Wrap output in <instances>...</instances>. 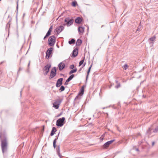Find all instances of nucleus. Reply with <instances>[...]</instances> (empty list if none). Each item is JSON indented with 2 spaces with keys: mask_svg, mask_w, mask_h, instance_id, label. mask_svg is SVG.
I'll return each mask as SVG.
<instances>
[{
  "mask_svg": "<svg viewBox=\"0 0 158 158\" xmlns=\"http://www.w3.org/2000/svg\"><path fill=\"white\" fill-rule=\"evenodd\" d=\"M0 138H1V147L2 152L3 153H4L5 152H6L8 150V140L6 137L5 136L1 138V136L0 135Z\"/></svg>",
  "mask_w": 158,
  "mask_h": 158,
  "instance_id": "f257e3e1",
  "label": "nucleus"
},
{
  "mask_svg": "<svg viewBox=\"0 0 158 158\" xmlns=\"http://www.w3.org/2000/svg\"><path fill=\"white\" fill-rule=\"evenodd\" d=\"M64 22L65 23H64V26H67V27H69L72 25L74 22V20L73 17H67L65 19Z\"/></svg>",
  "mask_w": 158,
  "mask_h": 158,
  "instance_id": "f03ea898",
  "label": "nucleus"
},
{
  "mask_svg": "<svg viewBox=\"0 0 158 158\" xmlns=\"http://www.w3.org/2000/svg\"><path fill=\"white\" fill-rule=\"evenodd\" d=\"M56 42V37L54 35H52L48 39V44L50 46H53Z\"/></svg>",
  "mask_w": 158,
  "mask_h": 158,
  "instance_id": "7ed1b4c3",
  "label": "nucleus"
},
{
  "mask_svg": "<svg viewBox=\"0 0 158 158\" xmlns=\"http://www.w3.org/2000/svg\"><path fill=\"white\" fill-rule=\"evenodd\" d=\"M63 100V98H60L56 99L53 104V107L56 109H58L59 107V105L62 102Z\"/></svg>",
  "mask_w": 158,
  "mask_h": 158,
  "instance_id": "20e7f679",
  "label": "nucleus"
},
{
  "mask_svg": "<svg viewBox=\"0 0 158 158\" xmlns=\"http://www.w3.org/2000/svg\"><path fill=\"white\" fill-rule=\"evenodd\" d=\"M65 120L64 117H62L58 119L56 122V125L58 127H62L64 124V122Z\"/></svg>",
  "mask_w": 158,
  "mask_h": 158,
  "instance_id": "39448f33",
  "label": "nucleus"
},
{
  "mask_svg": "<svg viewBox=\"0 0 158 158\" xmlns=\"http://www.w3.org/2000/svg\"><path fill=\"white\" fill-rule=\"evenodd\" d=\"M51 65L50 64H47L44 67L43 69V70L45 71V73H44V75H46L49 72V69L51 68Z\"/></svg>",
  "mask_w": 158,
  "mask_h": 158,
  "instance_id": "423d86ee",
  "label": "nucleus"
},
{
  "mask_svg": "<svg viewBox=\"0 0 158 158\" xmlns=\"http://www.w3.org/2000/svg\"><path fill=\"white\" fill-rule=\"evenodd\" d=\"M56 67H54L51 70L49 78L51 79L54 77L56 75Z\"/></svg>",
  "mask_w": 158,
  "mask_h": 158,
  "instance_id": "0eeeda50",
  "label": "nucleus"
},
{
  "mask_svg": "<svg viewBox=\"0 0 158 158\" xmlns=\"http://www.w3.org/2000/svg\"><path fill=\"white\" fill-rule=\"evenodd\" d=\"M53 50V48L52 47L48 49L46 52V57L47 59H48L50 57V55L52 53V52Z\"/></svg>",
  "mask_w": 158,
  "mask_h": 158,
  "instance_id": "6e6552de",
  "label": "nucleus"
},
{
  "mask_svg": "<svg viewBox=\"0 0 158 158\" xmlns=\"http://www.w3.org/2000/svg\"><path fill=\"white\" fill-rule=\"evenodd\" d=\"M63 78H62L58 79L56 84V86L57 87H60L63 83Z\"/></svg>",
  "mask_w": 158,
  "mask_h": 158,
  "instance_id": "1a4fd4ad",
  "label": "nucleus"
},
{
  "mask_svg": "<svg viewBox=\"0 0 158 158\" xmlns=\"http://www.w3.org/2000/svg\"><path fill=\"white\" fill-rule=\"evenodd\" d=\"M156 38V37L154 35L153 37L150 38L149 39V42L150 44L151 45H153L154 42Z\"/></svg>",
  "mask_w": 158,
  "mask_h": 158,
  "instance_id": "9d476101",
  "label": "nucleus"
},
{
  "mask_svg": "<svg viewBox=\"0 0 158 158\" xmlns=\"http://www.w3.org/2000/svg\"><path fill=\"white\" fill-rule=\"evenodd\" d=\"M59 69L60 71L62 70L65 67V64L62 62H60L58 65Z\"/></svg>",
  "mask_w": 158,
  "mask_h": 158,
  "instance_id": "9b49d317",
  "label": "nucleus"
},
{
  "mask_svg": "<svg viewBox=\"0 0 158 158\" xmlns=\"http://www.w3.org/2000/svg\"><path fill=\"white\" fill-rule=\"evenodd\" d=\"M115 140V139L111 140L110 141H107L106 143L103 145V147L104 148H106L108 147L113 142H114Z\"/></svg>",
  "mask_w": 158,
  "mask_h": 158,
  "instance_id": "f8f14e48",
  "label": "nucleus"
},
{
  "mask_svg": "<svg viewBox=\"0 0 158 158\" xmlns=\"http://www.w3.org/2000/svg\"><path fill=\"white\" fill-rule=\"evenodd\" d=\"M64 29V27L63 26H60L57 27L56 29V31L58 34L61 32Z\"/></svg>",
  "mask_w": 158,
  "mask_h": 158,
  "instance_id": "ddd939ff",
  "label": "nucleus"
},
{
  "mask_svg": "<svg viewBox=\"0 0 158 158\" xmlns=\"http://www.w3.org/2000/svg\"><path fill=\"white\" fill-rule=\"evenodd\" d=\"M78 50L77 48L74 49L73 52V54L72 55V57H76L78 54Z\"/></svg>",
  "mask_w": 158,
  "mask_h": 158,
  "instance_id": "4468645a",
  "label": "nucleus"
},
{
  "mask_svg": "<svg viewBox=\"0 0 158 158\" xmlns=\"http://www.w3.org/2000/svg\"><path fill=\"white\" fill-rule=\"evenodd\" d=\"M78 30L80 34H81V33H83L84 31V28L82 27H79Z\"/></svg>",
  "mask_w": 158,
  "mask_h": 158,
  "instance_id": "2eb2a0df",
  "label": "nucleus"
},
{
  "mask_svg": "<svg viewBox=\"0 0 158 158\" xmlns=\"http://www.w3.org/2000/svg\"><path fill=\"white\" fill-rule=\"evenodd\" d=\"M82 20V19L80 17H78L75 19V21L76 23L80 24Z\"/></svg>",
  "mask_w": 158,
  "mask_h": 158,
  "instance_id": "dca6fc26",
  "label": "nucleus"
},
{
  "mask_svg": "<svg viewBox=\"0 0 158 158\" xmlns=\"http://www.w3.org/2000/svg\"><path fill=\"white\" fill-rule=\"evenodd\" d=\"M56 151L57 152V154L58 155L59 157L60 158H61V156L60 153V145H58L57 146L56 148Z\"/></svg>",
  "mask_w": 158,
  "mask_h": 158,
  "instance_id": "f3484780",
  "label": "nucleus"
},
{
  "mask_svg": "<svg viewBox=\"0 0 158 158\" xmlns=\"http://www.w3.org/2000/svg\"><path fill=\"white\" fill-rule=\"evenodd\" d=\"M152 131V129L149 128L147 131V134L148 135V136H149L152 135V133H153Z\"/></svg>",
  "mask_w": 158,
  "mask_h": 158,
  "instance_id": "a211bd4d",
  "label": "nucleus"
},
{
  "mask_svg": "<svg viewBox=\"0 0 158 158\" xmlns=\"http://www.w3.org/2000/svg\"><path fill=\"white\" fill-rule=\"evenodd\" d=\"M57 131L56 128L55 127H52V130L51 131L50 135L51 136H53L55 134V132Z\"/></svg>",
  "mask_w": 158,
  "mask_h": 158,
  "instance_id": "6ab92c4d",
  "label": "nucleus"
},
{
  "mask_svg": "<svg viewBox=\"0 0 158 158\" xmlns=\"http://www.w3.org/2000/svg\"><path fill=\"white\" fill-rule=\"evenodd\" d=\"M59 134V133L58 135L57 136H56V138L53 141V146L54 148H55L56 147V140L58 138Z\"/></svg>",
  "mask_w": 158,
  "mask_h": 158,
  "instance_id": "aec40b11",
  "label": "nucleus"
},
{
  "mask_svg": "<svg viewBox=\"0 0 158 158\" xmlns=\"http://www.w3.org/2000/svg\"><path fill=\"white\" fill-rule=\"evenodd\" d=\"M82 40L80 39H78L77 40L76 43V45L77 46H80L81 43H82Z\"/></svg>",
  "mask_w": 158,
  "mask_h": 158,
  "instance_id": "412c9836",
  "label": "nucleus"
},
{
  "mask_svg": "<svg viewBox=\"0 0 158 158\" xmlns=\"http://www.w3.org/2000/svg\"><path fill=\"white\" fill-rule=\"evenodd\" d=\"M72 70H71L69 72V74L71 75L72 73H74L76 72L77 71V68H75L74 69H72Z\"/></svg>",
  "mask_w": 158,
  "mask_h": 158,
  "instance_id": "4be33fe9",
  "label": "nucleus"
},
{
  "mask_svg": "<svg viewBox=\"0 0 158 158\" xmlns=\"http://www.w3.org/2000/svg\"><path fill=\"white\" fill-rule=\"evenodd\" d=\"M92 66V64L89 66L87 72V74L86 77V79L87 80L88 78L89 74L90 71L91 69Z\"/></svg>",
  "mask_w": 158,
  "mask_h": 158,
  "instance_id": "5701e85b",
  "label": "nucleus"
},
{
  "mask_svg": "<svg viewBox=\"0 0 158 158\" xmlns=\"http://www.w3.org/2000/svg\"><path fill=\"white\" fill-rule=\"evenodd\" d=\"M75 42V40L73 39H72L70 40L69 41V43L70 44H74Z\"/></svg>",
  "mask_w": 158,
  "mask_h": 158,
  "instance_id": "b1692460",
  "label": "nucleus"
},
{
  "mask_svg": "<svg viewBox=\"0 0 158 158\" xmlns=\"http://www.w3.org/2000/svg\"><path fill=\"white\" fill-rule=\"evenodd\" d=\"M74 74H72L67 79L68 81H70L74 77Z\"/></svg>",
  "mask_w": 158,
  "mask_h": 158,
  "instance_id": "393cba45",
  "label": "nucleus"
},
{
  "mask_svg": "<svg viewBox=\"0 0 158 158\" xmlns=\"http://www.w3.org/2000/svg\"><path fill=\"white\" fill-rule=\"evenodd\" d=\"M85 60V57L83 58V59L81 60L79 63V66H80L83 63Z\"/></svg>",
  "mask_w": 158,
  "mask_h": 158,
  "instance_id": "a878e982",
  "label": "nucleus"
},
{
  "mask_svg": "<svg viewBox=\"0 0 158 158\" xmlns=\"http://www.w3.org/2000/svg\"><path fill=\"white\" fill-rule=\"evenodd\" d=\"M84 86H83L81 89L80 92V94L82 95L84 93Z\"/></svg>",
  "mask_w": 158,
  "mask_h": 158,
  "instance_id": "bb28decb",
  "label": "nucleus"
},
{
  "mask_svg": "<svg viewBox=\"0 0 158 158\" xmlns=\"http://www.w3.org/2000/svg\"><path fill=\"white\" fill-rule=\"evenodd\" d=\"M65 89V87H64L62 85L61 86L60 88L59 89V90H60V91L62 92Z\"/></svg>",
  "mask_w": 158,
  "mask_h": 158,
  "instance_id": "cd10ccee",
  "label": "nucleus"
},
{
  "mask_svg": "<svg viewBox=\"0 0 158 158\" xmlns=\"http://www.w3.org/2000/svg\"><path fill=\"white\" fill-rule=\"evenodd\" d=\"M77 4V2L76 1H74L72 2V5L73 6L75 7L76 6Z\"/></svg>",
  "mask_w": 158,
  "mask_h": 158,
  "instance_id": "c85d7f7f",
  "label": "nucleus"
},
{
  "mask_svg": "<svg viewBox=\"0 0 158 158\" xmlns=\"http://www.w3.org/2000/svg\"><path fill=\"white\" fill-rule=\"evenodd\" d=\"M158 130V127H157L155 129H152V132L155 133H156L157 132Z\"/></svg>",
  "mask_w": 158,
  "mask_h": 158,
  "instance_id": "c756f323",
  "label": "nucleus"
},
{
  "mask_svg": "<svg viewBox=\"0 0 158 158\" xmlns=\"http://www.w3.org/2000/svg\"><path fill=\"white\" fill-rule=\"evenodd\" d=\"M51 32L48 31L46 35V37L49 36L51 35Z\"/></svg>",
  "mask_w": 158,
  "mask_h": 158,
  "instance_id": "7c9ffc66",
  "label": "nucleus"
},
{
  "mask_svg": "<svg viewBox=\"0 0 158 158\" xmlns=\"http://www.w3.org/2000/svg\"><path fill=\"white\" fill-rule=\"evenodd\" d=\"M128 67V66L127 65V64H125L124 65V66L123 67V69H124L125 70H126Z\"/></svg>",
  "mask_w": 158,
  "mask_h": 158,
  "instance_id": "2f4dec72",
  "label": "nucleus"
},
{
  "mask_svg": "<svg viewBox=\"0 0 158 158\" xmlns=\"http://www.w3.org/2000/svg\"><path fill=\"white\" fill-rule=\"evenodd\" d=\"M80 94V93L79 92L78 95L74 99L75 100H76L77 99H79V95Z\"/></svg>",
  "mask_w": 158,
  "mask_h": 158,
  "instance_id": "473e14b6",
  "label": "nucleus"
},
{
  "mask_svg": "<svg viewBox=\"0 0 158 158\" xmlns=\"http://www.w3.org/2000/svg\"><path fill=\"white\" fill-rule=\"evenodd\" d=\"M74 67V64H72L69 67V68L70 69H73Z\"/></svg>",
  "mask_w": 158,
  "mask_h": 158,
  "instance_id": "72a5a7b5",
  "label": "nucleus"
},
{
  "mask_svg": "<svg viewBox=\"0 0 158 158\" xmlns=\"http://www.w3.org/2000/svg\"><path fill=\"white\" fill-rule=\"evenodd\" d=\"M120 87V83H118L117 84V85L115 86V88H118Z\"/></svg>",
  "mask_w": 158,
  "mask_h": 158,
  "instance_id": "f704fd0d",
  "label": "nucleus"
},
{
  "mask_svg": "<svg viewBox=\"0 0 158 158\" xmlns=\"http://www.w3.org/2000/svg\"><path fill=\"white\" fill-rule=\"evenodd\" d=\"M85 65V63L83 65V66L81 68L79 69V70H78V72H80L81 71L82 69Z\"/></svg>",
  "mask_w": 158,
  "mask_h": 158,
  "instance_id": "c9c22d12",
  "label": "nucleus"
},
{
  "mask_svg": "<svg viewBox=\"0 0 158 158\" xmlns=\"http://www.w3.org/2000/svg\"><path fill=\"white\" fill-rule=\"evenodd\" d=\"M52 26L50 27L48 31H50L51 32H52Z\"/></svg>",
  "mask_w": 158,
  "mask_h": 158,
  "instance_id": "e433bc0d",
  "label": "nucleus"
},
{
  "mask_svg": "<svg viewBox=\"0 0 158 158\" xmlns=\"http://www.w3.org/2000/svg\"><path fill=\"white\" fill-rule=\"evenodd\" d=\"M69 81H68V80L67 79L66 80V81L65 82L64 85H67L68 84V82H69Z\"/></svg>",
  "mask_w": 158,
  "mask_h": 158,
  "instance_id": "4c0bfd02",
  "label": "nucleus"
},
{
  "mask_svg": "<svg viewBox=\"0 0 158 158\" xmlns=\"http://www.w3.org/2000/svg\"><path fill=\"white\" fill-rule=\"evenodd\" d=\"M30 62H31V61L30 60H29V63H28V67H29V66H30Z\"/></svg>",
  "mask_w": 158,
  "mask_h": 158,
  "instance_id": "58836bf2",
  "label": "nucleus"
},
{
  "mask_svg": "<svg viewBox=\"0 0 158 158\" xmlns=\"http://www.w3.org/2000/svg\"><path fill=\"white\" fill-rule=\"evenodd\" d=\"M154 144H155V142H152V146H153L154 145Z\"/></svg>",
  "mask_w": 158,
  "mask_h": 158,
  "instance_id": "ea45409f",
  "label": "nucleus"
},
{
  "mask_svg": "<svg viewBox=\"0 0 158 158\" xmlns=\"http://www.w3.org/2000/svg\"><path fill=\"white\" fill-rule=\"evenodd\" d=\"M135 149L137 151H139V149L138 148H136Z\"/></svg>",
  "mask_w": 158,
  "mask_h": 158,
  "instance_id": "a19ab883",
  "label": "nucleus"
},
{
  "mask_svg": "<svg viewBox=\"0 0 158 158\" xmlns=\"http://www.w3.org/2000/svg\"><path fill=\"white\" fill-rule=\"evenodd\" d=\"M47 37H46V35H45V36L44 37V40H45L46 38Z\"/></svg>",
  "mask_w": 158,
  "mask_h": 158,
  "instance_id": "79ce46f5",
  "label": "nucleus"
},
{
  "mask_svg": "<svg viewBox=\"0 0 158 158\" xmlns=\"http://www.w3.org/2000/svg\"><path fill=\"white\" fill-rule=\"evenodd\" d=\"M115 82H116V83L117 84H118V81H117V80H116V81H115Z\"/></svg>",
  "mask_w": 158,
  "mask_h": 158,
  "instance_id": "37998d69",
  "label": "nucleus"
},
{
  "mask_svg": "<svg viewBox=\"0 0 158 158\" xmlns=\"http://www.w3.org/2000/svg\"><path fill=\"white\" fill-rule=\"evenodd\" d=\"M18 2H17V7H16L17 9H18Z\"/></svg>",
  "mask_w": 158,
  "mask_h": 158,
  "instance_id": "c03bdc74",
  "label": "nucleus"
},
{
  "mask_svg": "<svg viewBox=\"0 0 158 158\" xmlns=\"http://www.w3.org/2000/svg\"><path fill=\"white\" fill-rule=\"evenodd\" d=\"M106 108V107H103V108H102V109H105V108Z\"/></svg>",
  "mask_w": 158,
  "mask_h": 158,
  "instance_id": "a18cd8bd",
  "label": "nucleus"
},
{
  "mask_svg": "<svg viewBox=\"0 0 158 158\" xmlns=\"http://www.w3.org/2000/svg\"><path fill=\"white\" fill-rule=\"evenodd\" d=\"M101 138L102 139H103V138H102V137H101Z\"/></svg>",
  "mask_w": 158,
  "mask_h": 158,
  "instance_id": "49530a36",
  "label": "nucleus"
},
{
  "mask_svg": "<svg viewBox=\"0 0 158 158\" xmlns=\"http://www.w3.org/2000/svg\"><path fill=\"white\" fill-rule=\"evenodd\" d=\"M103 27V25L101 27Z\"/></svg>",
  "mask_w": 158,
  "mask_h": 158,
  "instance_id": "de8ad7c7",
  "label": "nucleus"
},
{
  "mask_svg": "<svg viewBox=\"0 0 158 158\" xmlns=\"http://www.w3.org/2000/svg\"><path fill=\"white\" fill-rule=\"evenodd\" d=\"M57 47L58 48H59V46H57Z\"/></svg>",
  "mask_w": 158,
  "mask_h": 158,
  "instance_id": "09e8293b",
  "label": "nucleus"
},
{
  "mask_svg": "<svg viewBox=\"0 0 158 158\" xmlns=\"http://www.w3.org/2000/svg\"><path fill=\"white\" fill-rule=\"evenodd\" d=\"M20 69H21L20 68L19 69V70H20Z\"/></svg>",
  "mask_w": 158,
  "mask_h": 158,
  "instance_id": "8fccbe9b",
  "label": "nucleus"
},
{
  "mask_svg": "<svg viewBox=\"0 0 158 158\" xmlns=\"http://www.w3.org/2000/svg\"><path fill=\"white\" fill-rule=\"evenodd\" d=\"M24 15H25V14H23V16H24Z\"/></svg>",
  "mask_w": 158,
  "mask_h": 158,
  "instance_id": "3c124183",
  "label": "nucleus"
},
{
  "mask_svg": "<svg viewBox=\"0 0 158 158\" xmlns=\"http://www.w3.org/2000/svg\"><path fill=\"white\" fill-rule=\"evenodd\" d=\"M137 30V31H139V29H138Z\"/></svg>",
  "mask_w": 158,
  "mask_h": 158,
  "instance_id": "603ef678",
  "label": "nucleus"
},
{
  "mask_svg": "<svg viewBox=\"0 0 158 158\" xmlns=\"http://www.w3.org/2000/svg\"><path fill=\"white\" fill-rule=\"evenodd\" d=\"M22 92V90L21 91L20 93H21Z\"/></svg>",
  "mask_w": 158,
  "mask_h": 158,
  "instance_id": "864d4df0",
  "label": "nucleus"
},
{
  "mask_svg": "<svg viewBox=\"0 0 158 158\" xmlns=\"http://www.w3.org/2000/svg\"><path fill=\"white\" fill-rule=\"evenodd\" d=\"M1 0H0V1H1Z\"/></svg>",
  "mask_w": 158,
  "mask_h": 158,
  "instance_id": "5fc2aeb1",
  "label": "nucleus"
}]
</instances>
